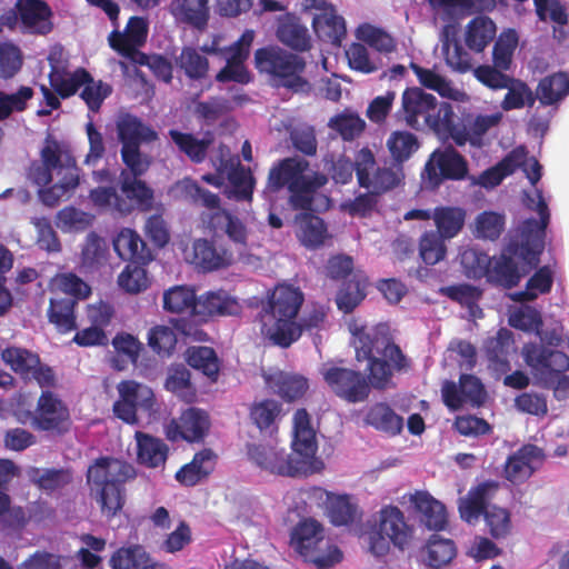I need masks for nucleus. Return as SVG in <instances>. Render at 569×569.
<instances>
[{"instance_id": "f257e3e1", "label": "nucleus", "mask_w": 569, "mask_h": 569, "mask_svg": "<svg viewBox=\"0 0 569 569\" xmlns=\"http://www.w3.org/2000/svg\"><path fill=\"white\" fill-rule=\"evenodd\" d=\"M356 358L359 362L367 361L369 371L366 378L360 371L325 363L320 369L325 382L340 399L349 403L365 401L371 387L383 389L391 380L393 371H402L409 367L407 357L392 342L389 326H350Z\"/></svg>"}, {"instance_id": "f03ea898", "label": "nucleus", "mask_w": 569, "mask_h": 569, "mask_svg": "<svg viewBox=\"0 0 569 569\" xmlns=\"http://www.w3.org/2000/svg\"><path fill=\"white\" fill-rule=\"evenodd\" d=\"M527 206L539 219L529 218L510 234L499 257H493L487 280L506 289L516 287L523 274L537 267L545 249L550 211L542 190L535 188L533 197L526 194Z\"/></svg>"}, {"instance_id": "7ed1b4c3", "label": "nucleus", "mask_w": 569, "mask_h": 569, "mask_svg": "<svg viewBox=\"0 0 569 569\" xmlns=\"http://www.w3.org/2000/svg\"><path fill=\"white\" fill-rule=\"evenodd\" d=\"M292 455L264 445H251L248 456L259 468L280 476L296 477L316 472L322 462L316 459V432L306 409L293 415Z\"/></svg>"}, {"instance_id": "20e7f679", "label": "nucleus", "mask_w": 569, "mask_h": 569, "mask_svg": "<svg viewBox=\"0 0 569 569\" xmlns=\"http://www.w3.org/2000/svg\"><path fill=\"white\" fill-rule=\"evenodd\" d=\"M29 178L40 187L39 198L48 207H56L80 181L74 158L56 141H47L41 150V162L32 163Z\"/></svg>"}, {"instance_id": "39448f33", "label": "nucleus", "mask_w": 569, "mask_h": 569, "mask_svg": "<svg viewBox=\"0 0 569 569\" xmlns=\"http://www.w3.org/2000/svg\"><path fill=\"white\" fill-rule=\"evenodd\" d=\"M326 182L327 178L312 170L308 160L297 156L288 157L270 168L263 196L272 200L278 192L286 189L293 209L309 210L313 194Z\"/></svg>"}, {"instance_id": "423d86ee", "label": "nucleus", "mask_w": 569, "mask_h": 569, "mask_svg": "<svg viewBox=\"0 0 569 569\" xmlns=\"http://www.w3.org/2000/svg\"><path fill=\"white\" fill-rule=\"evenodd\" d=\"M136 477L132 465L119 459L101 457L87 471L90 496L108 519L114 517L124 505V483Z\"/></svg>"}, {"instance_id": "0eeeda50", "label": "nucleus", "mask_w": 569, "mask_h": 569, "mask_svg": "<svg viewBox=\"0 0 569 569\" xmlns=\"http://www.w3.org/2000/svg\"><path fill=\"white\" fill-rule=\"evenodd\" d=\"M303 302L302 292L291 286H278L260 312L261 330L276 345L288 348L298 340L302 328L296 317Z\"/></svg>"}, {"instance_id": "6e6552de", "label": "nucleus", "mask_w": 569, "mask_h": 569, "mask_svg": "<svg viewBox=\"0 0 569 569\" xmlns=\"http://www.w3.org/2000/svg\"><path fill=\"white\" fill-rule=\"evenodd\" d=\"M539 343H528L522 349L526 363L536 379L552 380L561 372L569 370V337L561 326L542 329L536 332Z\"/></svg>"}, {"instance_id": "1a4fd4ad", "label": "nucleus", "mask_w": 569, "mask_h": 569, "mask_svg": "<svg viewBox=\"0 0 569 569\" xmlns=\"http://www.w3.org/2000/svg\"><path fill=\"white\" fill-rule=\"evenodd\" d=\"M254 64L260 73L270 76L277 87L301 92L309 86L302 77L306 69L305 59L280 47L269 46L258 49L254 52Z\"/></svg>"}, {"instance_id": "9d476101", "label": "nucleus", "mask_w": 569, "mask_h": 569, "mask_svg": "<svg viewBox=\"0 0 569 569\" xmlns=\"http://www.w3.org/2000/svg\"><path fill=\"white\" fill-rule=\"evenodd\" d=\"M415 529L396 506H385L378 512L375 525L367 532L369 550L376 557H383L390 546L403 551L413 539Z\"/></svg>"}, {"instance_id": "9b49d317", "label": "nucleus", "mask_w": 569, "mask_h": 569, "mask_svg": "<svg viewBox=\"0 0 569 569\" xmlns=\"http://www.w3.org/2000/svg\"><path fill=\"white\" fill-rule=\"evenodd\" d=\"M117 134L121 142V158L127 168L136 176H142L149 168L148 157L140 151L143 142L157 139V132L146 126L138 117L122 114L117 120Z\"/></svg>"}, {"instance_id": "f8f14e48", "label": "nucleus", "mask_w": 569, "mask_h": 569, "mask_svg": "<svg viewBox=\"0 0 569 569\" xmlns=\"http://www.w3.org/2000/svg\"><path fill=\"white\" fill-rule=\"evenodd\" d=\"M467 159L455 148L436 149L429 157L421 173L422 186L436 190L446 180L459 181L468 177Z\"/></svg>"}, {"instance_id": "ddd939ff", "label": "nucleus", "mask_w": 569, "mask_h": 569, "mask_svg": "<svg viewBox=\"0 0 569 569\" xmlns=\"http://www.w3.org/2000/svg\"><path fill=\"white\" fill-rule=\"evenodd\" d=\"M254 40V32L246 30L241 37L231 46L217 48L214 46L203 47L207 53L218 54L226 61V66L216 74V81L220 83L237 82L248 84L251 80V73L246 66L249 58L250 48Z\"/></svg>"}, {"instance_id": "4468645a", "label": "nucleus", "mask_w": 569, "mask_h": 569, "mask_svg": "<svg viewBox=\"0 0 569 569\" xmlns=\"http://www.w3.org/2000/svg\"><path fill=\"white\" fill-rule=\"evenodd\" d=\"M119 399L113 403V413L126 423L137 425L141 418H150L156 411L151 388L133 380L118 385Z\"/></svg>"}, {"instance_id": "2eb2a0df", "label": "nucleus", "mask_w": 569, "mask_h": 569, "mask_svg": "<svg viewBox=\"0 0 569 569\" xmlns=\"http://www.w3.org/2000/svg\"><path fill=\"white\" fill-rule=\"evenodd\" d=\"M356 176L361 188L373 194H381L396 188L401 182L403 172L401 166H379L373 152L362 148L357 152Z\"/></svg>"}, {"instance_id": "dca6fc26", "label": "nucleus", "mask_w": 569, "mask_h": 569, "mask_svg": "<svg viewBox=\"0 0 569 569\" xmlns=\"http://www.w3.org/2000/svg\"><path fill=\"white\" fill-rule=\"evenodd\" d=\"M292 542L297 550L305 557H310L312 561L321 568L331 567L342 559L341 551L333 547L327 556H316V551L322 549V545H328L323 538V528L313 519L301 521L292 532Z\"/></svg>"}, {"instance_id": "f3484780", "label": "nucleus", "mask_w": 569, "mask_h": 569, "mask_svg": "<svg viewBox=\"0 0 569 569\" xmlns=\"http://www.w3.org/2000/svg\"><path fill=\"white\" fill-rule=\"evenodd\" d=\"M445 405L450 410H459L463 407L479 408L487 398L483 383L473 375H461L459 383L446 381L441 389Z\"/></svg>"}, {"instance_id": "a211bd4d", "label": "nucleus", "mask_w": 569, "mask_h": 569, "mask_svg": "<svg viewBox=\"0 0 569 569\" xmlns=\"http://www.w3.org/2000/svg\"><path fill=\"white\" fill-rule=\"evenodd\" d=\"M308 9L317 12L312 17V28L317 37L333 46H340L346 36V26L342 17L336 14L333 7L326 0H307Z\"/></svg>"}, {"instance_id": "6ab92c4d", "label": "nucleus", "mask_w": 569, "mask_h": 569, "mask_svg": "<svg viewBox=\"0 0 569 569\" xmlns=\"http://www.w3.org/2000/svg\"><path fill=\"white\" fill-rule=\"evenodd\" d=\"M68 420L69 409L62 400L51 391H42L32 415V426L42 431L61 432Z\"/></svg>"}, {"instance_id": "aec40b11", "label": "nucleus", "mask_w": 569, "mask_h": 569, "mask_svg": "<svg viewBox=\"0 0 569 569\" xmlns=\"http://www.w3.org/2000/svg\"><path fill=\"white\" fill-rule=\"evenodd\" d=\"M133 172L121 170L120 174V202H118V212L128 214L136 208L149 210L153 201V191L144 181L139 179Z\"/></svg>"}, {"instance_id": "412c9836", "label": "nucleus", "mask_w": 569, "mask_h": 569, "mask_svg": "<svg viewBox=\"0 0 569 569\" xmlns=\"http://www.w3.org/2000/svg\"><path fill=\"white\" fill-rule=\"evenodd\" d=\"M482 351L486 356L488 368L498 377L510 370V356L516 351L513 333L501 328L492 337L485 339Z\"/></svg>"}, {"instance_id": "4be33fe9", "label": "nucleus", "mask_w": 569, "mask_h": 569, "mask_svg": "<svg viewBox=\"0 0 569 569\" xmlns=\"http://www.w3.org/2000/svg\"><path fill=\"white\" fill-rule=\"evenodd\" d=\"M437 99L420 88H408L402 93V112L407 124L412 129L427 127Z\"/></svg>"}, {"instance_id": "5701e85b", "label": "nucleus", "mask_w": 569, "mask_h": 569, "mask_svg": "<svg viewBox=\"0 0 569 569\" xmlns=\"http://www.w3.org/2000/svg\"><path fill=\"white\" fill-rule=\"evenodd\" d=\"M501 120L500 113L477 114L467 113L459 119V130L455 131V143L459 147L469 142L471 146L480 148L483 143L485 134Z\"/></svg>"}, {"instance_id": "b1692460", "label": "nucleus", "mask_w": 569, "mask_h": 569, "mask_svg": "<svg viewBox=\"0 0 569 569\" xmlns=\"http://www.w3.org/2000/svg\"><path fill=\"white\" fill-rule=\"evenodd\" d=\"M20 11V24L23 32L48 34L53 28L52 10L43 0H17Z\"/></svg>"}, {"instance_id": "393cba45", "label": "nucleus", "mask_w": 569, "mask_h": 569, "mask_svg": "<svg viewBox=\"0 0 569 569\" xmlns=\"http://www.w3.org/2000/svg\"><path fill=\"white\" fill-rule=\"evenodd\" d=\"M168 10L179 24L203 31L209 22V0H171Z\"/></svg>"}, {"instance_id": "a878e982", "label": "nucleus", "mask_w": 569, "mask_h": 569, "mask_svg": "<svg viewBox=\"0 0 569 569\" xmlns=\"http://www.w3.org/2000/svg\"><path fill=\"white\" fill-rule=\"evenodd\" d=\"M49 61L51 66L50 86L62 99L73 96L89 79V72L83 68H78L71 72L58 64L56 52L50 53Z\"/></svg>"}, {"instance_id": "bb28decb", "label": "nucleus", "mask_w": 569, "mask_h": 569, "mask_svg": "<svg viewBox=\"0 0 569 569\" xmlns=\"http://www.w3.org/2000/svg\"><path fill=\"white\" fill-rule=\"evenodd\" d=\"M526 160V147L519 146L511 150L497 164L485 170L477 178L472 177V184H478L486 189H491L501 183V181L512 174Z\"/></svg>"}, {"instance_id": "cd10ccee", "label": "nucleus", "mask_w": 569, "mask_h": 569, "mask_svg": "<svg viewBox=\"0 0 569 569\" xmlns=\"http://www.w3.org/2000/svg\"><path fill=\"white\" fill-rule=\"evenodd\" d=\"M542 457V450L535 445L521 447L508 458L505 467L506 478L512 482L527 480L535 471L533 463Z\"/></svg>"}, {"instance_id": "c85d7f7f", "label": "nucleus", "mask_w": 569, "mask_h": 569, "mask_svg": "<svg viewBox=\"0 0 569 569\" xmlns=\"http://www.w3.org/2000/svg\"><path fill=\"white\" fill-rule=\"evenodd\" d=\"M239 312V302L224 290L207 291L197 297L194 316H234Z\"/></svg>"}, {"instance_id": "c756f323", "label": "nucleus", "mask_w": 569, "mask_h": 569, "mask_svg": "<svg viewBox=\"0 0 569 569\" xmlns=\"http://www.w3.org/2000/svg\"><path fill=\"white\" fill-rule=\"evenodd\" d=\"M112 243L117 254L129 263L152 260L151 251L146 242L137 231L130 228H122L113 238Z\"/></svg>"}, {"instance_id": "7c9ffc66", "label": "nucleus", "mask_w": 569, "mask_h": 569, "mask_svg": "<svg viewBox=\"0 0 569 569\" xmlns=\"http://www.w3.org/2000/svg\"><path fill=\"white\" fill-rule=\"evenodd\" d=\"M216 463L217 455L211 449H203L177 471L176 480L183 486L193 487L208 478L214 470Z\"/></svg>"}, {"instance_id": "2f4dec72", "label": "nucleus", "mask_w": 569, "mask_h": 569, "mask_svg": "<svg viewBox=\"0 0 569 569\" xmlns=\"http://www.w3.org/2000/svg\"><path fill=\"white\" fill-rule=\"evenodd\" d=\"M268 388L287 401L301 398L308 389V380L300 375L273 371L264 375Z\"/></svg>"}, {"instance_id": "473e14b6", "label": "nucleus", "mask_w": 569, "mask_h": 569, "mask_svg": "<svg viewBox=\"0 0 569 569\" xmlns=\"http://www.w3.org/2000/svg\"><path fill=\"white\" fill-rule=\"evenodd\" d=\"M148 36V22L142 17H131L123 31L113 30L109 36L110 47L127 50L140 47Z\"/></svg>"}, {"instance_id": "72a5a7b5", "label": "nucleus", "mask_w": 569, "mask_h": 569, "mask_svg": "<svg viewBox=\"0 0 569 569\" xmlns=\"http://www.w3.org/2000/svg\"><path fill=\"white\" fill-rule=\"evenodd\" d=\"M535 94L542 106L557 108L569 94V74L556 72L542 78L538 83Z\"/></svg>"}, {"instance_id": "f704fd0d", "label": "nucleus", "mask_w": 569, "mask_h": 569, "mask_svg": "<svg viewBox=\"0 0 569 569\" xmlns=\"http://www.w3.org/2000/svg\"><path fill=\"white\" fill-rule=\"evenodd\" d=\"M209 428V416L204 410L199 408L187 409L176 423V430L180 438L189 442L202 440Z\"/></svg>"}, {"instance_id": "c9c22d12", "label": "nucleus", "mask_w": 569, "mask_h": 569, "mask_svg": "<svg viewBox=\"0 0 569 569\" xmlns=\"http://www.w3.org/2000/svg\"><path fill=\"white\" fill-rule=\"evenodd\" d=\"M137 457L138 462L148 468H158L166 463L168 458V446L161 439L137 432Z\"/></svg>"}, {"instance_id": "e433bc0d", "label": "nucleus", "mask_w": 569, "mask_h": 569, "mask_svg": "<svg viewBox=\"0 0 569 569\" xmlns=\"http://www.w3.org/2000/svg\"><path fill=\"white\" fill-rule=\"evenodd\" d=\"M412 502L421 513L420 521L430 530H442L447 523L445 506L425 492H417Z\"/></svg>"}, {"instance_id": "4c0bfd02", "label": "nucleus", "mask_w": 569, "mask_h": 569, "mask_svg": "<svg viewBox=\"0 0 569 569\" xmlns=\"http://www.w3.org/2000/svg\"><path fill=\"white\" fill-rule=\"evenodd\" d=\"M77 301L73 297L56 296L50 300L48 310L49 321L56 326L59 332L66 333L77 328L74 307Z\"/></svg>"}, {"instance_id": "58836bf2", "label": "nucleus", "mask_w": 569, "mask_h": 569, "mask_svg": "<svg viewBox=\"0 0 569 569\" xmlns=\"http://www.w3.org/2000/svg\"><path fill=\"white\" fill-rule=\"evenodd\" d=\"M411 69L417 76L419 82L431 90L437 91L441 97L453 101H461L465 93L456 88L451 81L431 69L422 68L416 63H411Z\"/></svg>"}, {"instance_id": "ea45409f", "label": "nucleus", "mask_w": 569, "mask_h": 569, "mask_svg": "<svg viewBox=\"0 0 569 569\" xmlns=\"http://www.w3.org/2000/svg\"><path fill=\"white\" fill-rule=\"evenodd\" d=\"M197 295L188 286H174L163 292V309L171 313H196Z\"/></svg>"}, {"instance_id": "a19ab883", "label": "nucleus", "mask_w": 569, "mask_h": 569, "mask_svg": "<svg viewBox=\"0 0 569 569\" xmlns=\"http://www.w3.org/2000/svg\"><path fill=\"white\" fill-rule=\"evenodd\" d=\"M496 36V24L483 16L473 18L466 30V44L470 50L481 52L493 40Z\"/></svg>"}, {"instance_id": "79ce46f5", "label": "nucleus", "mask_w": 569, "mask_h": 569, "mask_svg": "<svg viewBox=\"0 0 569 569\" xmlns=\"http://www.w3.org/2000/svg\"><path fill=\"white\" fill-rule=\"evenodd\" d=\"M192 262L203 271L218 270L228 263L227 252L207 239H198L193 242Z\"/></svg>"}, {"instance_id": "37998d69", "label": "nucleus", "mask_w": 569, "mask_h": 569, "mask_svg": "<svg viewBox=\"0 0 569 569\" xmlns=\"http://www.w3.org/2000/svg\"><path fill=\"white\" fill-rule=\"evenodd\" d=\"M365 421L375 429L397 435L401 431L403 420L388 405L376 403L366 413Z\"/></svg>"}, {"instance_id": "c03bdc74", "label": "nucleus", "mask_w": 569, "mask_h": 569, "mask_svg": "<svg viewBox=\"0 0 569 569\" xmlns=\"http://www.w3.org/2000/svg\"><path fill=\"white\" fill-rule=\"evenodd\" d=\"M432 219L437 227L436 232L449 240L461 231L465 224L466 212L461 208L439 207L435 209Z\"/></svg>"}, {"instance_id": "a18cd8bd", "label": "nucleus", "mask_w": 569, "mask_h": 569, "mask_svg": "<svg viewBox=\"0 0 569 569\" xmlns=\"http://www.w3.org/2000/svg\"><path fill=\"white\" fill-rule=\"evenodd\" d=\"M491 489L489 483H481L470 490L466 498L459 501L460 517L468 523H475L479 520L488 505V492Z\"/></svg>"}, {"instance_id": "49530a36", "label": "nucleus", "mask_w": 569, "mask_h": 569, "mask_svg": "<svg viewBox=\"0 0 569 569\" xmlns=\"http://www.w3.org/2000/svg\"><path fill=\"white\" fill-rule=\"evenodd\" d=\"M29 480L47 493H53L71 482V475L66 469L31 468Z\"/></svg>"}, {"instance_id": "de8ad7c7", "label": "nucleus", "mask_w": 569, "mask_h": 569, "mask_svg": "<svg viewBox=\"0 0 569 569\" xmlns=\"http://www.w3.org/2000/svg\"><path fill=\"white\" fill-rule=\"evenodd\" d=\"M177 67L190 80H202L209 71V61L198 49L184 47L176 58Z\"/></svg>"}, {"instance_id": "09e8293b", "label": "nucleus", "mask_w": 569, "mask_h": 569, "mask_svg": "<svg viewBox=\"0 0 569 569\" xmlns=\"http://www.w3.org/2000/svg\"><path fill=\"white\" fill-rule=\"evenodd\" d=\"M367 280L363 277L355 276L342 283L336 298L338 309L350 313L366 297Z\"/></svg>"}, {"instance_id": "8fccbe9b", "label": "nucleus", "mask_w": 569, "mask_h": 569, "mask_svg": "<svg viewBox=\"0 0 569 569\" xmlns=\"http://www.w3.org/2000/svg\"><path fill=\"white\" fill-rule=\"evenodd\" d=\"M298 237L301 243L308 248H317L323 243L326 226L322 219L310 213H301L297 217Z\"/></svg>"}, {"instance_id": "3c124183", "label": "nucleus", "mask_w": 569, "mask_h": 569, "mask_svg": "<svg viewBox=\"0 0 569 569\" xmlns=\"http://www.w3.org/2000/svg\"><path fill=\"white\" fill-rule=\"evenodd\" d=\"M229 189L228 197L237 201H250L256 184L253 174L249 168L241 164L228 173Z\"/></svg>"}, {"instance_id": "603ef678", "label": "nucleus", "mask_w": 569, "mask_h": 569, "mask_svg": "<svg viewBox=\"0 0 569 569\" xmlns=\"http://www.w3.org/2000/svg\"><path fill=\"white\" fill-rule=\"evenodd\" d=\"M169 137L178 150L184 153L192 162L201 163L206 159L209 141L198 139L192 133L181 132L177 129L169 130Z\"/></svg>"}, {"instance_id": "864d4df0", "label": "nucleus", "mask_w": 569, "mask_h": 569, "mask_svg": "<svg viewBox=\"0 0 569 569\" xmlns=\"http://www.w3.org/2000/svg\"><path fill=\"white\" fill-rule=\"evenodd\" d=\"M278 39L286 46L297 51H306L310 48L308 29L295 19L281 21L277 30Z\"/></svg>"}, {"instance_id": "5fc2aeb1", "label": "nucleus", "mask_w": 569, "mask_h": 569, "mask_svg": "<svg viewBox=\"0 0 569 569\" xmlns=\"http://www.w3.org/2000/svg\"><path fill=\"white\" fill-rule=\"evenodd\" d=\"M505 89H507V93L500 104L503 111L521 109L526 106L532 107L537 100L530 87L525 81L515 77Z\"/></svg>"}, {"instance_id": "6e6d98bb", "label": "nucleus", "mask_w": 569, "mask_h": 569, "mask_svg": "<svg viewBox=\"0 0 569 569\" xmlns=\"http://www.w3.org/2000/svg\"><path fill=\"white\" fill-rule=\"evenodd\" d=\"M518 42L519 37L516 30L509 29L503 31L497 39L492 49V66L510 71Z\"/></svg>"}, {"instance_id": "4d7b16f0", "label": "nucleus", "mask_w": 569, "mask_h": 569, "mask_svg": "<svg viewBox=\"0 0 569 569\" xmlns=\"http://www.w3.org/2000/svg\"><path fill=\"white\" fill-rule=\"evenodd\" d=\"M181 196L196 206L204 207L209 210L220 208V198L218 194L202 188L196 180L184 178L177 184Z\"/></svg>"}, {"instance_id": "13d9d810", "label": "nucleus", "mask_w": 569, "mask_h": 569, "mask_svg": "<svg viewBox=\"0 0 569 569\" xmlns=\"http://www.w3.org/2000/svg\"><path fill=\"white\" fill-rule=\"evenodd\" d=\"M456 556V548L450 539H442L433 535L425 550V562L431 568H440L448 565Z\"/></svg>"}, {"instance_id": "bf43d9fd", "label": "nucleus", "mask_w": 569, "mask_h": 569, "mask_svg": "<svg viewBox=\"0 0 569 569\" xmlns=\"http://www.w3.org/2000/svg\"><path fill=\"white\" fill-rule=\"evenodd\" d=\"M1 357L16 373L28 380L31 370L39 365L38 355L23 348L8 347L2 351Z\"/></svg>"}, {"instance_id": "052dcab7", "label": "nucleus", "mask_w": 569, "mask_h": 569, "mask_svg": "<svg viewBox=\"0 0 569 569\" xmlns=\"http://www.w3.org/2000/svg\"><path fill=\"white\" fill-rule=\"evenodd\" d=\"M441 292L449 299L466 307L469 316L473 319L482 317V310L478 306L481 293L476 287L466 283L456 284L442 288Z\"/></svg>"}, {"instance_id": "680f3d73", "label": "nucleus", "mask_w": 569, "mask_h": 569, "mask_svg": "<svg viewBox=\"0 0 569 569\" xmlns=\"http://www.w3.org/2000/svg\"><path fill=\"white\" fill-rule=\"evenodd\" d=\"M387 147L397 162L396 166H400L418 151L420 143L416 134L409 131H395L388 138Z\"/></svg>"}, {"instance_id": "e2e57ef3", "label": "nucleus", "mask_w": 569, "mask_h": 569, "mask_svg": "<svg viewBox=\"0 0 569 569\" xmlns=\"http://www.w3.org/2000/svg\"><path fill=\"white\" fill-rule=\"evenodd\" d=\"M427 127L437 133L449 136L455 141V131L459 130V121L449 102L436 103Z\"/></svg>"}, {"instance_id": "0e129e2a", "label": "nucleus", "mask_w": 569, "mask_h": 569, "mask_svg": "<svg viewBox=\"0 0 569 569\" xmlns=\"http://www.w3.org/2000/svg\"><path fill=\"white\" fill-rule=\"evenodd\" d=\"M506 218L495 211H483L475 220L473 233L478 239L496 240L505 230Z\"/></svg>"}, {"instance_id": "69168bd1", "label": "nucleus", "mask_w": 569, "mask_h": 569, "mask_svg": "<svg viewBox=\"0 0 569 569\" xmlns=\"http://www.w3.org/2000/svg\"><path fill=\"white\" fill-rule=\"evenodd\" d=\"M148 262H131L126 266L118 277V284L129 293H139L149 286L144 264Z\"/></svg>"}, {"instance_id": "338daca9", "label": "nucleus", "mask_w": 569, "mask_h": 569, "mask_svg": "<svg viewBox=\"0 0 569 569\" xmlns=\"http://www.w3.org/2000/svg\"><path fill=\"white\" fill-rule=\"evenodd\" d=\"M188 363L214 380L219 372L218 357L210 347H192L188 350Z\"/></svg>"}, {"instance_id": "774afa93", "label": "nucleus", "mask_w": 569, "mask_h": 569, "mask_svg": "<svg viewBox=\"0 0 569 569\" xmlns=\"http://www.w3.org/2000/svg\"><path fill=\"white\" fill-rule=\"evenodd\" d=\"M150 558L142 546L132 545L118 549L110 559L112 569H140Z\"/></svg>"}]
</instances>
